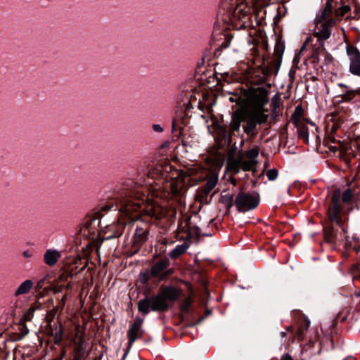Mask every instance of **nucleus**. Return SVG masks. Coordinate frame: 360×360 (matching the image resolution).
<instances>
[{
	"label": "nucleus",
	"mask_w": 360,
	"mask_h": 360,
	"mask_svg": "<svg viewBox=\"0 0 360 360\" xmlns=\"http://www.w3.org/2000/svg\"><path fill=\"white\" fill-rule=\"evenodd\" d=\"M184 180V176L179 171L160 174V170L156 168L150 172L144 180L148 191L147 196H141L140 191H137L120 210L129 221L141 220L154 223L165 216L166 210L150 198H172L177 196L183 188Z\"/></svg>",
	"instance_id": "obj_1"
},
{
	"label": "nucleus",
	"mask_w": 360,
	"mask_h": 360,
	"mask_svg": "<svg viewBox=\"0 0 360 360\" xmlns=\"http://www.w3.org/2000/svg\"><path fill=\"white\" fill-rule=\"evenodd\" d=\"M271 0H238L228 9L223 20L233 29L240 30L254 27L251 9L258 10L269 4Z\"/></svg>",
	"instance_id": "obj_2"
},
{
	"label": "nucleus",
	"mask_w": 360,
	"mask_h": 360,
	"mask_svg": "<svg viewBox=\"0 0 360 360\" xmlns=\"http://www.w3.org/2000/svg\"><path fill=\"white\" fill-rule=\"evenodd\" d=\"M341 210L340 191L335 190L332 196L331 207L328 210L330 224L323 226L324 240L329 244L341 245L345 239L347 240Z\"/></svg>",
	"instance_id": "obj_3"
},
{
	"label": "nucleus",
	"mask_w": 360,
	"mask_h": 360,
	"mask_svg": "<svg viewBox=\"0 0 360 360\" xmlns=\"http://www.w3.org/2000/svg\"><path fill=\"white\" fill-rule=\"evenodd\" d=\"M229 100L248 110L266 113L267 110L264 107L269 102V91L263 87L241 88L230 93Z\"/></svg>",
	"instance_id": "obj_4"
},
{
	"label": "nucleus",
	"mask_w": 360,
	"mask_h": 360,
	"mask_svg": "<svg viewBox=\"0 0 360 360\" xmlns=\"http://www.w3.org/2000/svg\"><path fill=\"white\" fill-rule=\"evenodd\" d=\"M181 294V290L178 288L162 286L157 295L139 300L138 310L143 314H148L150 311H165L172 307Z\"/></svg>",
	"instance_id": "obj_5"
},
{
	"label": "nucleus",
	"mask_w": 360,
	"mask_h": 360,
	"mask_svg": "<svg viewBox=\"0 0 360 360\" xmlns=\"http://www.w3.org/2000/svg\"><path fill=\"white\" fill-rule=\"evenodd\" d=\"M258 155V148H252L236 158H230L227 162V168L233 174L238 173L240 169L245 172L252 171L254 174L256 171Z\"/></svg>",
	"instance_id": "obj_6"
},
{
	"label": "nucleus",
	"mask_w": 360,
	"mask_h": 360,
	"mask_svg": "<svg viewBox=\"0 0 360 360\" xmlns=\"http://www.w3.org/2000/svg\"><path fill=\"white\" fill-rule=\"evenodd\" d=\"M58 307H53L49 311L46 316V333L54 338V343L59 344L63 338L62 325L59 322H54V319L58 311Z\"/></svg>",
	"instance_id": "obj_7"
},
{
	"label": "nucleus",
	"mask_w": 360,
	"mask_h": 360,
	"mask_svg": "<svg viewBox=\"0 0 360 360\" xmlns=\"http://www.w3.org/2000/svg\"><path fill=\"white\" fill-rule=\"evenodd\" d=\"M259 203V196L257 193L240 192L236 197L235 205L240 212L255 209Z\"/></svg>",
	"instance_id": "obj_8"
},
{
	"label": "nucleus",
	"mask_w": 360,
	"mask_h": 360,
	"mask_svg": "<svg viewBox=\"0 0 360 360\" xmlns=\"http://www.w3.org/2000/svg\"><path fill=\"white\" fill-rule=\"evenodd\" d=\"M268 117L269 116L266 113H258L246 109V115L244 120L246 122V124L243 126L244 132L247 134L252 133L257 124L265 123Z\"/></svg>",
	"instance_id": "obj_9"
},
{
	"label": "nucleus",
	"mask_w": 360,
	"mask_h": 360,
	"mask_svg": "<svg viewBox=\"0 0 360 360\" xmlns=\"http://www.w3.org/2000/svg\"><path fill=\"white\" fill-rule=\"evenodd\" d=\"M303 109L302 106L298 105L295 108L293 114L291 116L290 122L297 128L299 137L303 139L304 143H308L307 128L304 124Z\"/></svg>",
	"instance_id": "obj_10"
},
{
	"label": "nucleus",
	"mask_w": 360,
	"mask_h": 360,
	"mask_svg": "<svg viewBox=\"0 0 360 360\" xmlns=\"http://www.w3.org/2000/svg\"><path fill=\"white\" fill-rule=\"evenodd\" d=\"M177 237L179 239H185L186 240L191 239L193 236H196L198 238L201 236L205 235L202 231L200 227L193 226L191 227L187 221H181L179 224L177 228Z\"/></svg>",
	"instance_id": "obj_11"
},
{
	"label": "nucleus",
	"mask_w": 360,
	"mask_h": 360,
	"mask_svg": "<svg viewBox=\"0 0 360 360\" xmlns=\"http://www.w3.org/2000/svg\"><path fill=\"white\" fill-rule=\"evenodd\" d=\"M349 311L347 310H342L340 311L335 319H329L324 323H321L320 327L322 333L324 335H331L333 333H336V326L339 321L343 322L345 321L348 316Z\"/></svg>",
	"instance_id": "obj_12"
},
{
	"label": "nucleus",
	"mask_w": 360,
	"mask_h": 360,
	"mask_svg": "<svg viewBox=\"0 0 360 360\" xmlns=\"http://www.w3.org/2000/svg\"><path fill=\"white\" fill-rule=\"evenodd\" d=\"M100 224L99 214H96L93 217H87L84 226L81 229V233L85 236H89L94 238V236L101 229Z\"/></svg>",
	"instance_id": "obj_13"
},
{
	"label": "nucleus",
	"mask_w": 360,
	"mask_h": 360,
	"mask_svg": "<svg viewBox=\"0 0 360 360\" xmlns=\"http://www.w3.org/2000/svg\"><path fill=\"white\" fill-rule=\"evenodd\" d=\"M143 323V319L140 317H136L134 319L133 323L129 326V330H127V338L129 347H131L134 342L142 337L143 330L142 326Z\"/></svg>",
	"instance_id": "obj_14"
},
{
	"label": "nucleus",
	"mask_w": 360,
	"mask_h": 360,
	"mask_svg": "<svg viewBox=\"0 0 360 360\" xmlns=\"http://www.w3.org/2000/svg\"><path fill=\"white\" fill-rule=\"evenodd\" d=\"M347 53L350 59L349 71L360 76V51L355 46L347 45Z\"/></svg>",
	"instance_id": "obj_15"
},
{
	"label": "nucleus",
	"mask_w": 360,
	"mask_h": 360,
	"mask_svg": "<svg viewBox=\"0 0 360 360\" xmlns=\"http://www.w3.org/2000/svg\"><path fill=\"white\" fill-rule=\"evenodd\" d=\"M246 109L240 108L237 109L233 114L231 121L230 123V131L231 132L237 131L239 130L240 124L245 119Z\"/></svg>",
	"instance_id": "obj_16"
},
{
	"label": "nucleus",
	"mask_w": 360,
	"mask_h": 360,
	"mask_svg": "<svg viewBox=\"0 0 360 360\" xmlns=\"http://www.w3.org/2000/svg\"><path fill=\"white\" fill-rule=\"evenodd\" d=\"M60 257V252L54 249H48L44 255V262L46 265L53 266L57 264Z\"/></svg>",
	"instance_id": "obj_17"
},
{
	"label": "nucleus",
	"mask_w": 360,
	"mask_h": 360,
	"mask_svg": "<svg viewBox=\"0 0 360 360\" xmlns=\"http://www.w3.org/2000/svg\"><path fill=\"white\" fill-rule=\"evenodd\" d=\"M338 85L342 88L346 89L345 90L342 91V94L340 96L342 101L344 102H350L355 98L356 95L360 96V88H357L356 89H352L344 84H339Z\"/></svg>",
	"instance_id": "obj_18"
},
{
	"label": "nucleus",
	"mask_w": 360,
	"mask_h": 360,
	"mask_svg": "<svg viewBox=\"0 0 360 360\" xmlns=\"http://www.w3.org/2000/svg\"><path fill=\"white\" fill-rule=\"evenodd\" d=\"M68 276L65 274H62L56 283L53 288V291L55 293L63 292L64 289H70L72 288L71 283L70 281H68Z\"/></svg>",
	"instance_id": "obj_19"
},
{
	"label": "nucleus",
	"mask_w": 360,
	"mask_h": 360,
	"mask_svg": "<svg viewBox=\"0 0 360 360\" xmlns=\"http://www.w3.org/2000/svg\"><path fill=\"white\" fill-rule=\"evenodd\" d=\"M321 30L319 32H316V41L319 42V44L323 47V41L328 39L330 36V27L328 24H322Z\"/></svg>",
	"instance_id": "obj_20"
},
{
	"label": "nucleus",
	"mask_w": 360,
	"mask_h": 360,
	"mask_svg": "<svg viewBox=\"0 0 360 360\" xmlns=\"http://www.w3.org/2000/svg\"><path fill=\"white\" fill-rule=\"evenodd\" d=\"M168 262L167 260H160L156 262L151 267L150 272V277L158 276L164 269L168 266Z\"/></svg>",
	"instance_id": "obj_21"
},
{
	"label": "nucleus",
	"mask_w": 360,
	"mask_h": 360,
	"mask_svg": "<svg viewBox=\"0 0 360 360\" xmlns=\"http://www.w3.org/2000/svg\"><path fill=\"white\" fill-rule=\"evenodd\" d=\"M218 181V174L216 173H212L207 178V182L205 186L202 188L205 191V195H209L211 191L215 187Z\"/></svg>",
	"instance_id": "obj_22"
},
{
	"label": "nucleus",
	"mask_w": 360,
	"mask_h": 360,
	"mask_svg": "<svg viewBox=\"0 0 360 360\" xmlns=\"http://www.w3.org/2000/svg\"><path fill=\"white\" fill-rule=\"evenodd\" d=\"M189 247V244L185 241L181 245H178L169 252V257L171 259H176L178 257L184 254Z\"/></svg>",
	"instance_id": "obj_23"
},
{
	"label": "nucleus",
	"mask_w": 360,
	"mask_h": 360,
	"mask_svg": "<svg viewBox=\"0 0 360 360\" xmlns=\"http://www.w3.org/2000/svg\"><path fill=\"white\" fill-rule=\"evenodd\" d=\"M352 198L353 193L351 189L349 188L346 189L342 194L340 193V203L342 207L341 215H344L345 214V210L343 205L349 203Z\"/></svg>",
	"instance_id": "obj_24"
},
{
	"label": "nucleus",
	"mask_w": 360,
	"mask_h": 360,
	"mask_svg": "<svg viewBox=\"0 0 360 360\" xmlns=\"http://www.w3.org/2000/svg\"><path fill=\"white\" fill-rule=\"evenodd\" d=\"M33 287V282L31 280H26L22 282L15 291V296L27 294Z\"/></svg>",
	"instance_id": "obj_25"
},
{
	"label": "nucleus",
	"mask_w": 360,
	"mask_h": 360,
	"mask_svg": "<svg viewBox=\"0 0 360 360\" xmlns=\"http://www.w3.org/2000/svg\"><path fill=\"white\" fill-rule=\"evenodd\" d=\"M148 231L143 228L137 227L134 236V243L141 244L147 239Z\"/></svg>",
	"instance_id": "obj_26"
},
{
	"label": "nucleus",
	"mask_w": 360,
	"mask_h": 360,
	"mask_svg": "<svg viewBox=\"0 0 360 360\" xmlns=\"http://www.w3.org/2000/svg\"><path fill=\"white\" fill-rule=\"evenodd\" d=\"M322 1H325V7L322 11L321 18L323 20H326L331 17L333 13V3L334 0H322Z\"/></svg>",
	"instance_id": "obj_27"
},
{
	"label": "nucleus",
	"mask_w": 360,
	"mask_h": 360,
	"mask_svg": "<svg viewBox=\"0 0 360 360\" xmlns=\"http://www.w3.org/2000/svg\"><path fill=\"white\" fill-rule=\"evenodd\" d=\"M192 303V299L190 296L187 297L184 299L181 305V310L183 312H188L190 308V306Z\"/></svg>",
	"instance_id": "obj_28"
},
{
	"label": "nucleus",
	"mask_w": 360,
	"mask_h": 360,
	"mask_svg": "<svg viewBox=\"0 0 360 360\" xmlns=\"http://www.w3.org/2000/svg\"><path fill=\"white\" fill-rule=\"evenodd\" d=\"M207 196L208 195H205V191L204 188H201L199 190L195 195V198L199 200L200 202H207Z\"/></svg>",
	"instance_id": "obj_29"
},
{
	"label": "nucleus",
	"mask_w": 360,
	"mask_h": 360,
	"mask_svg": "<svg viewBox=\"0 0 360 360\" xmlns=\"http://www.w3.org/2000/svg\"><path fill=\"white\" fill-rule=\"evenodd\" d=\"M266 174L269 181H274L278 177V171L276 169H271L266 172Z\"/></svg>",
	"instance_id": "obj_30"
},
{
	"label": "nucleus",
	"mask_w": 360,
	"mask_h": 360,
	"mask_svg": "<svg viewBox=\"0 0 360 360\" xmlns=\"http://www.w3.org/2000/svg\"><path fill=\"white\" fill-rule=\"evenodd\" d=\"M352 274H357V275H354V279H360V264H354L352 266Z\"/></svg>",
	"instance_id": "obj_31"
},
{
	"label": "nucleus",
	"mask_w": 360,
	"mask_h": 360,
	"mask_svg": "<svg viewBox=\"0 0 360 360\" xmlns=\"http://www.w3.org/2000/svg\"><path fill=\"white\" fill-rule=\"evenodd\" d=\"M66 299H67V295L65 294L62 297L58 304L56 307H58V309L63 310L65 307V302H66Z\"/></svg>",
	"instance_id": "obj_32"
},
{
	"label": "nucleus",
	"mask_w": 360,
	"mask_h": 360,
	"mask_svg": "<svg viewBox=\"0 0 360 360\" xmlns=\"http://www.w3.org/2000/svg\"><path fill=\"white\" fill-rule=\"evenodd\" d=\"M323 51H325L324 48H323ZM322 55L324 57V60L326 61L325 65H327L328 63L332 62L333 58L327 52L323 51Z\"/></svg>",
	"instance_id": "obj_33"
},
{
	"label": "nucleus",
	"mask_w": 360,
	"mask_h": 360,
	"mask_svg": "<svg viewBox=\"0 0 360 360\" xmlns=\"http://www.w3.org/2000/svg\"><path fill=\"white\" fill-rule=\"evenodd\" d=\"M22 256L25 259H29L33 257V252L31 250H25L22 253Z\"/></svg>",
	"instance_id": "obj_34"
},
{
	"label": "nucleus",
	"mask_w": 360,
	"mask_h": 360,
	"mask_svg": "<svg viewBox=\"0 0 360 360\" xmlns=\"http://www.w3.org/2000/svg\"><path fill=\"white\" fill-rule=\"evenodd\" d=\"M152 129L154 131L161 133L163 131V127L160 124H155L152 125Z\"/></svg>",
	"instance_id": "obj_35"
},
{
	"label": "nucleus",
	"mask_w": 360,
	"mask_h": 360,
	"mask_svg": "<svg viewBox=\"0 0 360 360\" xmlns=\"http://www.w3.org/2000/svg\"><path fill=\"white\" fill-rule=\"evenodd\" d=\"M312 41V38L311 37H309L304 41V44L302 45V48H301V51H304L307 46L309 44V43L311 42Z\"/></svg>",
	"instance_id": "obj_36"
},
{
	"label": "nucleus",
	"mask_w": 360,
	"mask_h": 360,
	"mask_svg": "<svg viewBox=\"0 0 360 360\" xmlns=\"http://www.w3.org/2000/svg\"><path fill=\"white\" fill-rule=\"evenodd\" d=\"M319 141H320L319 137V136L316 135V153H322L323 151L321 150V146H320V144H318Z\"/></svg>",
	"instance_id": "obj_37"
},
{
	"label": "nucleus",
	"mask_w": 360,
	"mask_h": 360,
	"mask_svg": "<svg viewBox=\"0 0 360 360\" xmlns=\"http://www.w3.org/2000/svg\"><path fill=\"white\" fill-rule=\"evenodd\" d=\"M323 146H327V147H328V148H329L330 150H335V147H333V146H328L329 141H328V140H326V139H323Z\"/></svg>",
	"instance_id": "obj_38"
},
{
	"label": "nucleus",
	"mask_w": 360,
	"mask_h": 360,
	"mask_svg": "<svg viewBox=\"0 0 360 360\" xmlns=\"http://www.w3.org/2000/svg\"><path fill=\"white\" fill-rule=\"evenodd\" d=\"M281 360H293V359L288 354H285L281 358Z\"/></svg>",
	"instance_id": "obj_39"
},
{
	"label": "nucleus",
	"mask_w": 360,
	"mask_h": 360,
	"mask_svg": "<svg viewBox=\"0 0 360 360\" xmlns=\"http://www.w3.org/2000/svg\"><path fill=\"white\" fill-rule=\"evenodd\" d=\"M320 54L318 51V49L316 48V65H319V61H320Z\"/></svg>",
	"instance_id": "obj_40"
},
{
	"label": "nucleus",
	"mask_w": 360,
	"mask_h": 360,
	"mask_svg": "<svg viewBox=\"0 0 360 360\" xmlns=\"http://www.w3.org/2000/svg\"><path fill=\"white\" fill-rule=\"evenodd\" d=\"M230 38L229 37H226V41L225 42V44H222V46L224 47V48H226L229 46V44H230Z\"/></svg>",
	"instance_id": "obj_41"
},
{
	"label": "nucleus",
	"mask_w": 360,
	"mask_h": 360,
	"mask_svg": "<svg viewBox=\"0 0 360 360\" xmlns=\"http://www.w3.org/2000/svg\"><path fill=\"white\" fill-rule=\"evenodd\" d=\"M309 323H310L309 321H308V320L305 321V328H306V330L309 327Z\"/></svg>",
	"instance_id": "obj_42"
},
{
	"label": "nucleus",
	"mask_w": 360,
	"mask_h": 360,
	"mask_svg": "<svg viewBox=\"0 0 360 360\" xmlns=\"http://www.w3.org/2000/svg\"><path fill=\"white\" fill-rule=\"evenodd\" d=\"M145 276H146V278H145V280H148L149 279V276H148V274H146Z\"/></svg>",
	"instance_id": "obj_43"
},
{
	"label": "nucleus",
	"mask_w": 360,
	"mask_h": 360,
	"mask_svg": "<svg viewBox=\"0 0 360 360\" xmlns=\"http://www.w3.org/2000/svg\"><path fill=\"white\" fill-rule=\"evenodd\" d=\"M43 282V281H40L38 283H37V287H40L41 286V283Z\"/></svg>",
	"instance_id": "obj_44"
},
{
	"label": "nucleus",
	"mask_w": 360,
	"mask_h": 360,
	"mask_svg": "<svg viewBox=\"0 0 360 360\" xmlns=\"http://www.w3.org/2000/svg\"><path fill=\"white\" fill-rule=\"evenodd\" d=\"M316 18H318L317 15H316ZM319 22V21L318 20V19H316V27L318 26Z\"/></svg>",
	"instance_id": "obj_45"
},
{
	"label": "nucleus",
	"mask_w": 360,
	"mask_h": 360,
	"mask_svg": "<svg viewBox=\"0 0 360 360\" xmlns=\"http://www.w3.org/2000/svg\"><path fill=\"white\" fill-rule=\"evenodd\" d=\"M356 252L359 253L360 252V248L356 249Z\"/></svg>",
	"instance_id": "obj_46"
},
{
	"label": "nucleus",
	"mask_w": 360,
	"mask_h": 360,
	"mask_svg": "<svg viewBox=\"0 0 360 360\" xmlns=\"http://www.w3.org/2000/svg\"><path fill=\"white\" fill-rule=\"evenodd\" d=\"M357 297H360V291L356 293Z\"/></svg>",
	"instance_id": "obj_47"
},
{
	"label": "nucleus",
	"mask_w": 360,
	"mask_h": 360,
	"mask_svg": "<svg viewBox=\"0 0 360 360\" xmlns=\"http://www.w3.org/2000/svg\"><path fill=\"white\" fill-rule=\"evenodd\" d=\"M320 68L322 69V70H323V71H325V70L323 69V65H320Z\"/></svg>",
	"instance_id": "obj_48"
},
{
	"label": "nucleus",
	"mask_w": 360,
	"mask_h": 360,
	"mask_svg": "<svg viewBox=\"0 0 360 360\" xmlns=\"http://www.w3.org/2000/svg\"><path fill=\"white\" fill-rule=\"evenodd\" d=\"M120 234H121V231H119V232L117 233V236H120Z\"/></svg>",
	"instance_id": "obj_49"
},
{
	"label": "nucleus",
	"mask_w": 360,
	"mask_h": 360,
	"mask_svg": "<svg viewBox=\"0 0 360 360\" xmlns=\"http://www.w3.org/2000/svg\"><path fill=\"white\" fill-rule=\"evenodd\" d=\"M127 222H128V221H122V223H123V224H126V223H127Z\"/></svg>",
	"instance_id": "obj_50"
},
{
	"label": "nucleus",
	"mask_w": 360,
	"mask_h": 360,
	"mask_svg": "<svg viewBox=\"0 0 360 360\" xmlns=\"http://www.w3.org/2000/svg\"><path fill=\"white\" fill-rule=\"evenodd\" d=\"M319 68H316V73H318V72H319Z\"/></svg>",
	"instance_id": "obj_51"
},
{
	"label": "nucleus",
	"mask_w": 360,
	"mask_h": 360,
	"mask_svg": "<svg viewBox=\"0 0 360 360\" xmlns=\"http://www.w3.org/2000/svg\"><path fill=\"white\" fill-rule=\"evenodd\" d=\"M75 360H79V359L77 357H75Z\"/></svg>",
	"instance_id": "obj_52"
}]
</instances>
